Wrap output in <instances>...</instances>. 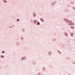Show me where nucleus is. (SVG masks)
<instances>
[{
  "mask_svg": "<svg viewBox=\"0 0 75 75\" xmlns=\"http://www.w3.org/2000/svg\"><path fill=\"white\" fill-rule=\"evenodd\" d=\"M14 26H15V25H12V27H14Z\"/></svg>",
  "mask_w": 75,
  "mask_h": 75,
  "instance_id": "dca6fc26",
  "label": "nucleus"
},
{
  "mask_svg": "<svg viewBox=\"0 0 75 75\" xmlns=\"http://www.w3.org/2000/svg\"><path fill=\"white\" fill-rule=\"evenodd\" d=\"M40 20L41 21H42V22H44V19L42 18H40Z\"/></svg>",
  "mask_w": 75,
  "mask_h": 75,
  "instance_id": "20e7f679",
  "label": "nucleus"
},
{
  "mask_svg": "<svg viewBox=\"0 0 75 75\" xmlns=\"http://www.w3.org/2000/svg\"><path fill=\"white\" fill-rule=\"evenodd\" d=\"M17 21H20V19H18L17 20Z\"/></svg>",
  "mask_w": 75,
  "mask_h": 75,
  "instance_id": "f8f14e48",
  "label": "nucleus"
},
{
  "mask_svg": "<svg viewBox=\"0 0 75 75\" xmlns=\"http://www.w3.org/2000/svg\"><path fill=\"white\" fill-rule=\"evenodd\" d=\"M9 28H11V26H9Z\"/></svg>",
  "mask_w": 75,
  "mask_h": 75,
  "instance_id": "a211bd4d",
  "label": "nucleus"
},
{
  "mask_svg": "<svg viewBox=\"0 0 75 75\" xmlns=\"http://www.w3.org/2000/svg\"><path fill=\"white\" fill-rule=\"evenodd\" d=\"M64 20L65 21H68V19H66L65 18Z\"/></svg>",
  "mask_w": 75,
  "mask_h": 75,
  "instance_id": "0eeeda50",
  "label": "nucleus"
},
{
  "mask_svg": "<svg viewBox=\"0 0 75 75\" xmlns=\"http://www.w3.org/2000/svg\"><path fill=\"white\" fill-rule=\"evenodd\" d=\"M1 58H4V56H1Z\"/></svg>",
  "mask_w": 75,
  "mask_h": 75,
  "instance_id": "ddd939ff",
  "label": "nucleus"
},
{
  "mask_svg": "<svg viewBox=\"0 0 75 75\" xmlns=\"http://www.w3.org/2000/svg\"><path fill=\"white\" fill-rule=\"evenodd\" d=\"M74 34H73V33H72L71 34V37H72L73 35Z\"/></svg>",
  "mask_w": 75,
  "mask_h": 75,
  "instance_id": "1a4fd4ad",
  "label": "nucleus"
},
{
  "mask_svg": "<svg viewBox=\"0 0 75 75\" xmlns=\"http://www.w3.org/2000/svg\"><path fill=\"white\" fill-rule=\"evenodd\" d=\"M55 3H56V2H53L52 4V6H54L55 4Z\"/></svg>",
  "mask_w": 75,
  "mask_h": 75,
  "instance_id": "7ed1b4c3",
  "label": "nucleus"
},
{
  "mask_svg": "<svg viewBox=\"0 0 75 75\" xmlns=\"http://www.w3.org/2000/svg\"><path fill=\"white\" fill-rule=\"evenodd\" d=\"M43 69H44V68H43Z\"/></svg>",
  "mask_w": 75,
  "mask_h": 75,
  "instance_id": "412c9836",
  "label": "nucleus"
},
{
  "mask_svg": "<svg viewBox=\"0 0 75 75\" xmlns=\"http://www.w3.org/2000/svg\"><path fill=\"white\" fill-rule=\"evenodd\" d=\"M4 52H5L4 51H3L2 52V54H3V53H4Z\"/></svg>",
  "mask_w": 75,
  "mask_h": 75,
  "instance_id": "4468645a",
  "label": "nucleus"
},
{
  "mask_svg": "<svg viewBox=\"0 0 75 75\" xmlns=\"http://www.w3.org/2000/svg\"><path fill=\"white\" fill-rule=\"evenodd\" d=\"M33 15L34 17H35L36 16V14L35 13H33Z\"/></svg>",
  "mask_w": 75,
  "mask_h": 75,
  "instance_id": "f257e3e1",
  "label": "nucleus"
},
{
  "mask_svg": "<svg viewBox=\"0 0 75 75\" xmlns=\"http://www.w3.org/2000/svg\"><path fill=\"white\" fill-rule=\"evenodd\" d=\"M40 24V22H38L37 23V25H39Z\"/></svg>",
  "mask_w": 75,
  "mask_h": 75,
  "instance_id": "39448f33",
  "label": "nucleus"
},
{
  "mask_svg": "<svg viewBox=\"0 0 75 75\" xmlns=\"http://www.w3.org/2000/svg\"><path fill=\"white\" fill-rule=\"evenodd\" d=\"M69 5H68V7H69Z\"/></svg>",
  "mask_w": 75,
  "mask_h": 75,
  "instance_id": "aec40b11",
  "label": "nucleus"
},
{
  "mask_svg": "<svg viewBox=\"0 0 75 75\" xmlns=\"http://www.w3.org/2000/svg\"><path fill=\"white\" fill-rule=\"evenodd\" d=\"M22 58H23V59H25V58H26V57H24V58L23 57Z\"/></svg>",
  "mask_w": 75,
  "mask_h": 75,
  "instance_id": "9b49d317",
  "label": "nucleus"
},
{
  "mask_svg": "<svg viewBox=\"0 0 75 75\" xmlns=\"http://www.w3.org/2000/svg\"><path fill=\"white\" fill-rule=\"evenodd\" d=\"M73 9H74V10H75V8L74 7H73Z\"/></svg>",
  "mask_w": 75,
  "mask_h": 75,
  "instance_id": "2eb2a0df",
  "label": "nucleus"
},
{
  "mask_svg": "<svg viewBox=\"0 0 75 75\" xmlns=\"http://www.w3.org/2000/svg\"><path fill=\"white\" fill-rule=\"evenodd\" d=\"M33 21L34 22H35V20H33Z\"/></svg>",
  "mask_w": 75,
  "mask_h": 75,
  "instance_id": "f3484780",
  "label": "nucleus"
},
{
  "mask_svg": "<svg viewBox=\"0 0 75 75\" xmlns=\"http://www.w3.org/2000/svg\"><path fill=\"white\" fill-rule=\"evenodd\" d=\"M37 21H36V20H35V22L34 23V24H35V23H37Z\"/></svg>",
  "mask_w": 75,
  "mask_h": 75,
  "instance_id": "9d476101",
  "label": "nucleus"
},
{
  "mask_svg": "<svg viewBox=\"0 0 75 75\" xmlns=\"http://www.w3.org/2000/svg\"><path fill=\"white\" fill-rule=\"evenodd\" d=\"M33 21V20H32H32H31V21Z\"/></svg>",
  "mask_w": 75,
  "mask_h": 75,
  "instance_id": "6ab92c4d",
  "label": "nucleus"
},
{
  "mask_svg": "<svg viewBox=\"0 0 75 75\" xmlns=\"http://www.w3.org/2000/svg\"><path fill=\"white\" fill-rule=\"evenodd\" d=\"M71 22H68V21H67V23H68L69 24H72L71 23H72V21H71Z\"/></svg>",
  "mask_w": 75,
  "mask_h": 75,
  "instance_id": "f03ea898",
  "label": "nucleus"
},
{
  "mask_svg": "<svg viewBox=\"0 0 75 75\" xmlns=\"http://www.w3.org/2000/svg\"><path fill=\"white\" fill-rule=\"evenodd\" d=\"M70 28H75V27L73 26H70Z\"/></svg>",
  "mask_w": 75,
  "mask_h": 75,
  "instance_id": "423d86ee",
  "label": "nucleus"
},
{
  "mask_svg": "<svg viewBox=\"0 0 75 75\" xmlns=\"http://www.w3.org/2000/svg\"><path fill=\"white\" fill-rule=\"evenodd\" d=\"M3 1L4 3H7V1L5 0H4Z\"/></svg>",
  "mask_w": 75,
  "mask_h": 75,
  "instance_id": "6e6552de",
  "label": "nucleus"
}]
</instances>
